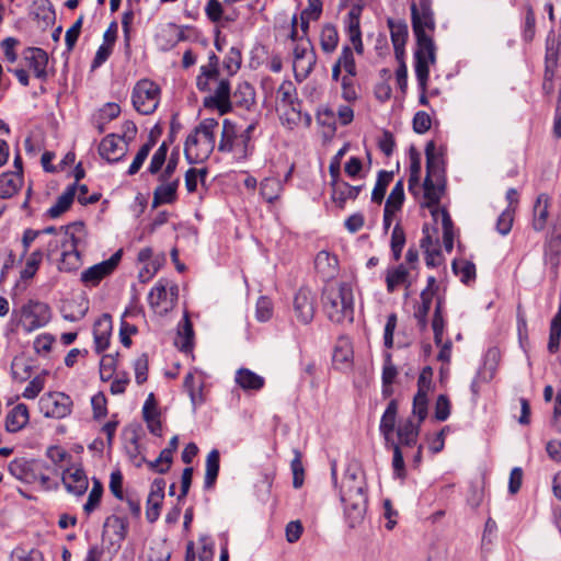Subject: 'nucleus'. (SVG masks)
I'll use <instances>...</instances> for the list:
<instances>
[{
    "instance_id": "f257e3e1",
    "label": "nucleus",
    "mask_w": 561,
    "mask_h": 561,
    "mask_svg": "<svg viewBox=\"0 0 561 561\" xmlns=\"http://www.w3.org/2000/svg\"><path fill=\"white\" fill-rule=\"evenodd\" d=\"M340 500L350 527L362 524L367 512L368 496L364 473L358 468H347L340 485Z\"/></svg>"
},
{
    "instance_id": "f03ea898",
    "label": "nucleus",
    "mask_w": 561,
    "mask_h": 561,
    "mask_svg": "<svg viewBox=\"0 0 561 561\" xmlns=\"http://www.w3.org/2000/svg\"><path fill=\"white\" fill-rule=\"evenodd\" d=\"M322 304L324 312L332 322H353L354 295L348 283L340 282L325 285Z\"/></svg>"
},
{
    "instance_id": "7ed1b4c3",
    "label": "nucleus",
    "mask_w": 561,
    "mask_h": 561,
    "mask_svg": "<svg viewBox=\"0 0 561 561\" xmlns=\"http://www.w3.org/2000/svg\"><path fill=\"white\" fill-rule=\"evenodd\" d=\"M218 127L217 119L204 118L188 134L184 144V154L190 164L202 163L209 158L215 149Z\"/></svg>"
},
{
    "instance_id": "20e7f679",
    "label": "nucleus",
    "mask_w": 561,
    "mask_h": 561,
    "mask_svg": "<svg viewBox=\"0 0 561 561\" xmlns=\"http://www.w3.org/2000/svg\"><path fill=\"white\" fill-rule=\"evenodd\" d=\"M255 129L256 123H251L242 129L238 128L230 119H224L218 150L232 153L237 161H245L254 151L253 135Z\"/></svg>"
},
{
    "instance_id": "39448f33",
    "label": "nucleus",
    "mask_w": 561,
    "mask_h": 561,
    "mask_svg": "<svg viewBox=\"0 0 561 561\" xmlns=\"http://www.w3.org/2000/svg\"><path fill=\"white\" fill-rule=\"evenodd\" d=\"M411 20L413 33L416 38L414 60L425 59L436 61V45L432 35L426 33V31L434 32L435 30L433 12L416 13V10L414 9Z\"/></svg>"
},
{
    "instance_id": "423d86ee",
    "label": "nucleus",
    "mask_w": 561,
    "mask_h": 561,
    "mask_svg": "<svg viewBox=\"0 0 561 561\" xmlns=\"http://www.w3.org/2000/svg\"><path fill=\"white\" fill-rule=\"evenodd\" d=\"M397 414H398V403L396 400H391L382 416L379 424V432L382 435L385 439V446L388 449H391L393 453L392 458V468L394 476L398 478L403 479L405 477V465L403 459L402 450L399 449L398 444H396V439L393 436L397 422Z\"/></svg>"
},
{
    "instance_id": "0eeeda50",
    "label": "nucleus",
    "mask_w": 561,
    "mask_h": 561,
    "mask_svg": "<svg viewBox=\"0 0 561 561\" xmlns=\"http://www.w3.org/2000/svg\"><path fill=\"white\" fill-rule=\"evenodd\" d=\"M12 316L25 332L31 333L50 322L51 309L44 301L28 299L19 309H14Z\"/></svg>"
},
{
    "instance_id": "6e6552de",
    "label": "nucleus",
    "mask_w": 561,
    "mask_h": 561,
    "mask_svg": "<svg viewBox=\"0 0 561 561\" xmlns=\"http://www.w3.org/2000/svg\"><path fill=\"white\" fill-rule=\"evenodd\" d=\"M161 96L160 87L149 79H141L133 88L131 103L139 114L150 115L159 106Z\"/></svg>"
},
{
    "instance_id": "1a4fd4ad",
    "label": "nucleus",
    "mask_w": 561,
    "mask_h": 561,
    "mask_svg": "<svg viewBox=\"0 0 561 561\" xmlns=\"http://www.w3.org/2000/svg\"><path fill=\"white\" fill-rule=\"evenodd\" d=\"M179 298V287L168 279H159L148 295V302L158 314H167L174 309Z\"/></svg>"
},
{
    "instance_id": "9d476101",
    "label": "nucleus",
    "mask_w": 561,
    "mask_h": 561,
    "mask_svg": "<svg viewBox=\"0 0 561 561\" xmlns=\"http://www.w3.org/2000/svg\"><path fill=\"white\" fill-rule=\"evenodd\" d=\"M83 234L84 225L81 221L59 227L58 232L46 242V255L53 257L54 255L61 254L66 250V244H71Z\"/></svg>"
},
{
    "instance_id": "9b49d317",
    "label": "nucleus",
    "mask_w": 561,
    "mask_h": 561,
    "mask_svg": "<svg viewBox=\"0 0 561 561\" xmlns=\"http://www.w3.org/2000/svg\"><path fill=\"white\" fill-rule=\"evenodd\" d=\"M39 405L46 417L64 419L71 413L72 400L64 392H51L41 398Z\"/></svg>"
},
{
    "instance_id": "f8f14e48",
    "label": "nucleus",
    "mask_w": 561,
    "mask_h": 561,
    "mask_svg": "<svg viewBox=\"0 0 561 561\" xmlns=\"http://www.w3.org/2000/svg\"><path fill=\"white\" fill-rule=\"evenodd\" d=\"M122 259V250L115 252L110 259L88 267L81 273L80 280L85 287L98 286L102 279L111 275Z\"/></svg>"
},
{
    "instance_id": "ddd939ff",
    "label": "nucleus",
    "mask_w": 561,
    "mask_h": 561,
    "mask_svg": "<svg viewBox=\"0 0 561 561\" xmlns=\"http://www.w3.org/2000/svg\"><path fill=\"white\" fill-rule=\"evenodd\" d=\"M416 279L414 272L410 271L407 265H396L388 267L385 274L386 288L389 294L397 291L399 288L405 289V296L410 295V288Z\"/></svg>"
},
{
    "instance_id": "4468645a",
    "label": "nucleus",
    "mask_w": 561,
    "mask_h": 561,
    "mask_svg": "<svg viewBox=\"0 0 561 561\" xmlns=\"http://www.w3.org/2000/svg\"><path fill=\"white\" fill-rule=\"evenodd\" d=\"M293 309L295 317L302 324H308L312 321L316 312V296L307 287H301L295 294Z\"/></svg>"
},
{
    "instance_id": "2eb2a0df",
    "label": "nucleus",
    "mask_w": 561,
    "mask_h": 561,
    "mask_svg": "<svg viewBox=\"0 0 561 561\" xmlns=\"http://www.w3.org/2000/svg\"><path fill=\"white\" fill-rule=\"evenodd\" d=\"M183 387L187 394L190 396L194 411L205 403V377L202 371L197 369L188 371L184 377Z\"/></svg>"
},
{
    "instance_id": "dca6fc26",
    "label": "nucleus",
    "mask_w": 561,
    "mask_h": 561,
    "mask_svg": "<svg viewBox=\"0 0 561 561\" xmlns=\"http://www.w3.org/2000/svg\"><path fill=\"white\" fill-rule=\"evenodd\" d=\"M231 90L230 81L228 79H220L214 93L204 100L205 107L215 108L221 115L231 111L230 101Z\"/></svg>"
},
{
    "instance_id": "f3484780",
    "label": "nucleus",
    "mask_w": 561,
    "mask_h": 561,
    "mask_svg": "<svg viewBox=\"0 0 561 561\" xmlns=\"http://www.w3.org/2000/svg\"><path fill=\"white\" fill-rule=\"evenodd\" d=\"M23 59L37 79L41 81L47 80L48 55L44 49L28 47L23 53Z\"/></svg>"
},
{
    "instance_id": "a211bd4d",
    "label": "nucleus",
    "mask_w": 561,
    "mask_h": 561,
    "mask_svg": "<svg viewBox=\"0 0 561 561\" xmlns=\"http://www.w3.org/2000/svg\"><path fill=\"white\" fill-rule=\"evenodd\" d=\"M126 152L127 145L115 134L105 136L99 145L100 156L111 163L122 160Z\"/></svg>"
},
{
    "instance_id": "6ab92c4d",
    "label": "nucleus",
    "mask_w": 561,
    "mask_h": 561,
    "mask_svg": "<svg viewBox=\"0 0 561 561\" xmlns=\"http://www.w3.org/2000/svg\"><path fill=\"white\" fill-rule=\"evenodd\" d=\"M421 425L413 417H408L398 424L396 444H398L400 450L401 447H415L417 445Z\"/></svg>"
},
{
    "instance_id": "aec40b11",
    "label": "nucleus",
    "mask_w": 561,
    "mask_h": 561,
    "mask_svg": "<svg viewBox=\"0 0 561 561\" xmlns=\"http://www.w3.org/2000/svg\"><path fill=\"white\" fill-rule=\"evenodd\" d=\"M165 481L154 479L147 499L146 518L149 523H154L160 516V510L164 497Z\"/></svg>"
},
{
    "instance_id": "412c9836",
    "label": "nucleus",
    "mask_w": 561,
    "mask_h": 561,
    "mask_svg": "<svg viewBox=\"0 0 561 561\" xmlns=\"http://www.w3.org/2000/svg\"><path fill=\"white\" fill-rule=\"evenodd\" d=\"M62 483L68 492L82 495L88 489V478L82 468L71 466L62 472Z\"/></svg>"
},
{
    "instance_id": "4be33fe9",
    "label": "nucleus",
    "mask_w": 561,
    "mask_h": 561,
    "mask_svg": "<svg viewBox=\"0 0 561 561\" xmlns=\"http://www.w3.org/2000/svg\"><path fill=\"white\" fill-rule=\"evenodd\" d=\"M331 199L340 209H343L347 201H354L357 198L364 186L350 185L347 182L341 180L339 182H331Z\"/></svg>"
},
{
    "instance_id": "5701e85b",
    "label": "nucleus",
    "mask_w": 561,
    "mask_h": 561,
    "mask_svg": "<svg viewBox=\"0 0 561 561\" xmlns=\"http://www.w3.org/2000/svg\"><path fill=\"white\" fill-rule=\"evenodd\" d=\"M445 191V180L436 182L435 179L425 178L423 183V201L421 207L432 209L439 208L438 204Z\"/></svg>"
},
{
    "instance_id": "b1692460",
    "label": "nucleus",
    "mask_w": 561,
    "mask_h": 561,
    "mask_svg": "<svg viewBox=\"0 0 561 561\" xmlns=\"http://www.w3.org/2000/svg\"><path fill=\"white\" fill-rule=\"evenodd\" d=\"M37 468L38 460H27L25 458H16L9 463L10 473L26 483H35Z\"/></svg>"
},
{
    "instance_id": "393cba45",
    "label": "nucleus",
    "mask_w": 561,
    "mask_h": 561,
    "mask_svg": "<svg viewBox=\"0 0 561 561\" xmlns=\"http://www.w3.org/2000/svg\"><path fill=\"white\" fill-rule=\"evenodd\" d=\"M426 156V176L428 179H435L436 182H443L445 180V169L443 157L435 152L434 141L427 142L425 147Z\"/></svg>"
},
{
    "instance_id": "a878e982",
    "label": "nucleus",
    "mask_w": 561,
    "mask_h": 561,
    "mask_svg": "<svg viewBox=\"0 0 561 561\" xmlns=\"http://www.w3.org/2000/svg\"><path fill=\"white\" fill-rule=\"evenodd\" d=\"M111 331L112 319L108 314H103L94 322L93 336L96 353H102L110 345Z\"/></svg>"
},
{
    "instance_id": "bb28decb",
    "label": "nucleus",
    "mask_w": 561,
    "mask_h": 561,
    "mask_svg": "<svg viewBox=\"0 0 561 561\" xmlns=\"http://www.w3.org/2000/svg\"><path fill=\"white\" fill-rule=\"evenodd\" d=\"M388 26L396 58L400 60L404 56V46L408 38V25L404 21L388 19Z\"/></svg>"
},
{
    "instance_id": "cd10ccee",
    "label": "nucleus",
    "mask_w": 561,
    "mask_h": 561,
    "mask_svg": "<svg viewBox=\"0 0 561 561\" xmlns=\"http://www.w3.org/2000/svg\"><path fill=\"white\" fill-rule=\"evenodd\" d=\"M436 61H430L425 59H419L414 60V71L415 77L420 90V99L419 102L423 106L428 105V99H427V82L430 78V67L435 65Z\"/></svg>"
},
{
    "instance_id": "c85d7f7f",
    "label": "nucleus",
    "mask_w": 561,
    "mask_h": 561,
    "mask_svg": "<svg viewBox=\"0 0 561 561\" xmlns=\"http://www.w3.org/2000/svg\"><path fill=\"white\" fill-rule=\"evenodd\" d=\"M550 197L546 193L537 196L533 208V222L531 226L536 231H542L549 218Z\"/></svg>"
},
{
    "instance_id": "c756f323",
    "label": "nucleus",
    "mask_w": 561,
    "mask_h": 561,
    "mask_svg": "<svg viewBox=\"0 0 561 561\" xmlns=\"http://www.w3.org/2000/svg\"><path fill=\"white\" fill-rule=\"evenodd\" d=\"M218 57L215 54H211L208 58V64L203 65L201 67V73L196 78L197 89L202 92L209 91V81L218 80L219 70H218Z\"/></svg>"
},
{
    "instance_id": "7c9ffc66",
    "label": "nucleus",
    "mask_w": 561,
    "mask_h": 561,
    "mask_svg": "<svg viewBox=\"0 0 561 561\" xmlns=\"http://www.w3.org/2000/svg\"><path fill=\"white\" fill-rule=\"evenodd\" d=\"M179 184V178H175L172 183L159 184L153 191L152 206L173 204L178 199Z\"/></svg>"
},
{
    "instance_id": "2f4dec72",
    "label": "nucleus",
    "mask_w": 561,
    "mask_h": 561,
    "mask_svg": "<svg viewBox=\"0 0 561 561\" xmlns=\"http://www.w3.org/2000/svg\"><path fill=\"white\" fill-rule=\"evenodd\" d=\"M234 381L244 391H259L265 385V379L249 368L238 369Z\"/></svg>"
},
{
    "instance_id": "473e14b6",
    "label": "nucleus",
    "mask_w": 561,
    "mask_h": 561,
    "mask_svg": "<svg viewBox=\"0 0 561 561\" xmlns=\"http://www.w3.org/2000/svg\"><path fill=\"white\" fill-rule=\"evenodd\" d=\"M142 416L147 423L148 430L156 436L162 435V425L159 419L153 394L150 393L142 407Z\"/></svg>"
},
{
    "instance_id": "72a5a7b5",
    "label": "nucleus",
    "mask_w": 561,
    "mask_h": 561,
    "mask_svg": "<svg viewBox=\"0 0 561 561\" xmlns=\"http://www.w3.org/2000/svg\"><path fill=\"white\" fill-rule=\"evenodd\" d=\"M28 420L27 407L19 403L5 415V430L10 433L19 432L28 423Z\"/></svg>"
},
{
    "instance_id": "f704fd0d",
    "label": "nucleus",
    "mask_w": 561,
    "mask_h": 561,
    "mask_svg": "<svg viewBox=\"0 0 561 561\" xmlns=\"http://www.w3.org/2000/svg\"><path fill=\"white\" fill-rule=\"evenodd\" d=\"M432 216L435 220L442 219L443 243L445 250L450 253L454 249V225L446 208L432 209Z\"/></svg>"
},
{
    "instance_id": "c9c22d12",
    "label": "nucleus",
    "mask_w": 561,
    "mask_h": 561,
    "mask_svg": "<svg viewBox=\"0 0 561 561\" xmlns=\"http://www.w3.org/2000/svg\"><path fill=\"white\" fill-rule=\"evenodd\" d=\"M79 237L71 244H66V250L60 254L59 270L62 272H72L80 267L81 265V254L78 251V243L80 242Z\"/></svg>"
},
{
    "instance_id": "e433bc0d",
    "label": "nucleus",
    "mask_w": 561,
    "mask_h": 561,
    "mask_svg": "<svg viewBox=\"0 0 561 561\" xmlns=\"http://www.w3.org/2000/svg\"><path fill=\"white\" fill-rule=\"evenodd\" d=\"M23 184V174L8 171L0 175V197L10 198L19 192Z\"/></svg>"
},
{
    "instance_id": "4c0bfd02",
    "label": "nucleus",
    "mask_w": 561,
    "mask_h": 561,
    "mask_svg": "<svg viewBox=\"0 0 561 561\" xmlns=\"http://www.w3.org/2000/svg\"><path fill=\"white\" fill-rule=\"evenodd\" d=\"M77 193V184L69 185L65 192L57 198L56 203L47 210V215L50 218H58L65 211H67Z\"/></svg>"
},
{
    "instance_id": "58836bf2",
    "label": "nucleus",
    "mask_w": 561,
    "mask_h": 561,
    "mask_svg": "<svg viewBox=\"0 0 561 561\" xmlns=\"http://www.w3.org/2000/svg\"><path fill=\"white\" fill-rule=\"evenodd\" d=\"M346 32L355 51L359 55L363 54L364 46L362 42L359 15L354 11H351L347 15Z\"/></svg>"
},
{
    "instance_id": "ea45409f",
    "label": "nucleus",
    "mask_w": 561,
    "mask_h": 561,
    "mask_svg": "<svg viewBox=\"0 0 561 561\" xmlns=\"http://www.w3.org/2000/svg\"><path fill=\"white\" fill-rule=\"evenodd\" d=\"M420 175H421V158L420 154L412 149L410 154V174L408 181V190L413 196L420 194Z\"/></svg>"
},
{
    "instance_id": "a19ab883",
    "label": "nucleus",
    "mask_w": 561,
    "mask_h": 561,
    "mask_svg": "<svg viewBox=\"0 0 561 561\" xmlns=\"http://www.w3.org/2000/svg\"><path fill=\"white\" fill-rule=\"evenodd\" d=\"M219 451L217 449L210 450L206 458V470L204 481L205 489H211L215 485L219 473Z\"/></svg>"
},
{
    "instance_id": "79ce46f5",
    "label": "nucleus",
    "mask_w": 561,
    "mask_h": 561,
    "mask_svg": "<svg viewBox=\"0 0 561 561\" xmlns=\"http://www.w3.org/2000/svg\"><path fill=\"white\" fill-rule=\"evenodd\" d=\"M561 55V42L551 33L547 38L545 69L557 70Z\"/></svg>"
},
{
    "instance_id": "37998d69",
    "label": "nucleus",
    "mask_w": 561,
    "mask_h": 561,
    "mask_svg": "<svg viewBox=\"0 0 561 561\" xmlns=\"http://www.w3.org/2000/svg\"><path fill=\"white\" fill-rule=\"evenodd\" d=\"M314 265L323 277H332L337 266V259L327 251H320L314 259Z\"/></svg>"
},
{
    "instance_id": "c03bdc74",
    "label": "nucleus",
    "mask_w": 561,
    "mask_h": 561,
    "mask_svg": "<svg viewBox=\"0 0 561 561\" xmlns=\"http://www.w3.org/2000/svg\"><path fill=\"white\" fill-rule=\"evenodd\" d=\"M316 62H317L316 54H307V57H305V58L294 59L293 68H294V73H295L296 80L301 82L305 79H307L308 76L313 70Z\"/></svg>"
},
{
    "instance_id": "a18cd8bd",
    "label": "nucleus",
    "mask_w": 561,
    "mask_h": 561,
    "mask_svg": "<svg viewBox=\"0 0 561 561\" xmlns=\"http://www.w3.org/2000/svg\"><path fill=\"white\" fill-rule=\"evenodd\" d=\"M392 179H393V172H391V171L380 170L378 172L377 181H376L375 187L371 192V202L373 203H376V204L382 203L385 195H386L387 187L391 183Z\"/></svg>"
},
{
    "instance_id": "49530a36",
    "label": "nucleus",
    "mask_w": 561,
    "mask_h": 561,
    "mask_svg": "<svg viewBox=\"0 0 561 561\" xmlns=\"http://www.w3.org/2000/svg\"><path fill=\"white\" fill-rule=\"evenodd\" d=\"M283 192V184L276 178H266L260 184V193L267 203H274Z\"/></svg>"
},
{
    "instance_id": "de8ad7c7",
    "label": "nucleus",
    "mask_w": 561,
    "mask_h": 561,
    "mask_svg": "<svg viewBox=\"0 0 561 561\" xmlns=\"http://www.w3.org/2000/svg\"><path fill=\"white\" fill-rule=\"evenodd\" d=\"M193 325L187 317L184 316L182 324L179 329L178 339L175 340V345L183 352H188L193 345Z\"/></svg>"
},
{
    "instance_id": "09e8293b",
    "label": "nucleus",
    "mask_w": 561,
    "mask_h": 561,
    "mask_svg": "<svg viewBox=\"0 0 561 561\" xmlns=\"http://www.w3.org/2000/svg\"><path fill=\"white\" fill-rule=\"evenodd\" d=\"M433 297L434 295L430 294L428 290L421 291V302L415 308L414 317L422 330L427 327V316L432 307Z\"/></svg>"
},
{
    "instance_id": "8fccbe9b",
    "label": "nucleus",
    "mask_w": 561,
    "mask_h": 561,
    "mask_svg": "<svg viewBox=\"0 0 561 561\" xmlns=\"http://www.w3.org/2000/svg\"><path fill=\"white\" fill-rule=\"evenodd\" d=\"M405 242L407 238L404 229L400 224H397L392 229L390 238V249L394 262L400 261Z\"/></svg>"
},
{
    "instance_id": "3c124183",
    "label": "nucleus",
    "mask_w": 561,
    "mask_h": 561,
    "mask_svg": "<svg viewBox=\"0 0 561 561\" xmlns=\"http://www.w3.org/2000/svg\"><path fill=\"white\" fill-rule=\"evenodd\" d=\"M339 43V34L335 26L327 24L322 27L320 35V45L323 51L332 53Z\"/></svg>"
},
{
    "instance_id": "603ef678",
    "label": "nucleus",
    "mask_w": 561,
    "mask_h": 561,
    "mask_svg": "<svg viewBox=\"0 0 561 561\" xmlns=\"http://www.w3.org/2000/svg\"><path fill=\"white\" fill-rule=\"evenodd\" d=\"M104 527L111 529L118 541H123L127 536L129 524L125 517L112 515L106 518Z\"/></svg>"
},
{
    "instance_id": "864d4df0",
    "label": "nucleus",
    "mask_w": 561,
    "mask_h": 561,
    "mask_svg": "<svg viewBox=\"0 0 561 561\" xmlns=\"http://www.w3.org/2000/svg\"><path fill=\"white\" fill-rule=\"evenodd\" d=\"M43 255H44V252L43 250L41 249H37L35 251H33L26 259V262H25V266L23 267V270L21 271V278L22 279H30L32 278L41 263H42V260H43Z\"/></svg>"
},
{
    "instance_id": "5fc2aeb1",
    "label": "nucleus",
    "mask_w": 561,
    "mask_h": 561,
    "mask_svg": "<svg viewBox=\"0 0 561 561\" xmlns=\"http://www.w3.org/2000/svg\"><path fill=\"white\" fill-rule=\"evenodd\" d=\"M137 310H126L123 314V319L121 321V328H119V337L121 342L124 346L129 347L131 345L130 336L137 333V327L135 324H131L125 320L126 317H130L134 314H137Z\"/></svg>"
},
{
    "instance_id": "6e6d98bb",
    "label": "nucleus",
    "mask_w": 561,
    "mask_h": 561,
    "mask_svg": "<svg viewBox=\"0 0 561 561\" xmlns=\"http://www.w3.org/2000/svg\"><path fill=\"white\" fill-rule=\"evenodd\" d=\"M154 146V140L153 139H149L146 144H144L138 152L136 153L131 164L129 165L128 170H127V174L128 175H135L142 167L144 162L146 161V159L148 158L151 149L153 148Z\"/></svg>"
},
{
    "instance_id": "4d7b16f0",
    "label": "nucleus",
    "mask_w": 561,
    "mask_h": 561,
    "mask_svg": "<svg viewBox=\"0 0 561 561\" xmlns=\"http://www.w3.org/2000/svg\"><path fill=\"white\" fill-rule=\"evenodd\" d=\"M169 145L163 141L151 157L147 172L154 175L158 174L167 161Z\"/></svg>"
},
{
    "instance_id": "13d9d810",
    "label": "nucleus",
    "mask_w": 561,
    "mask_h": 561,
    "mask_svg": "<svg viewBox=\"0 0 561 561\" xmlns=\"http://www.w3.org/2000/svg\"><path fill=\"white\" fill-rule=\"evenodd\" d=\"M353 359V350L347 341H341L334 348L333 363L341 366H350Z\"/></svg>"
},
{
    "instance_id": "bf43d9fd",
    "label": "nucleus",
    "mask_w": 561,
    "mask_h": 561,
    "mask_svg": "<svg viewBox=\"0 0 561 561\" xmlns=\"http://www.w3.org/2000/svg\"><path fill=\"white\" fill-rule=\"evenodd\" d=\"M403 202H404V184H403V180H399L392 187V190L386 201L385 207L399 211L402 208Z\"/></svg>"
},
{
    "instance_id": "052dcab7",
    "label": "nucleus",
    "mask_w": 561,
    "mask_h": 561,
    "mask_svg": "<svg viewBox=\"0 0 561 561\" xmlns=\"http://www.w3.org/2000/svg\"><path fill=\"white\" fill-rule=\"evenodd\" d=\"M535 33H536L535 12H534L531 5L527 4L525 7V19H524V24L522 27L523 39L527 43H530L535 37Z\"/></svg>"
},
{
    "instance_id": "680f3d73",
    "label": "nucleus",
    "mask_w": 561,
    "mask_h": 561,
    "mask_svg": "<svg viewBox=\"0 0 561 561\" xmlns=\"http://www.w3.org/2000/svg\"><path fill=\"white\" fill-rule=\"evenodd\" d=\"M427 394L415 393L412 405V416L415 422L422 424L427 416Z\"/></svg>"
},
{
    "instance_id": "e2e57ef3",
    "label": "nucleus",
    "mask_w": 561,
    "mask_h": 561,
    "mask_svg": "<svg viewBox=\"0 0 561 561\" xmlns=\"http://www.w3.org/2000/svg\"><path fill=\"white\" fill-rule=\"evenodd\" d=\"M453 271L460 277L462 283H468L476 277L474 264L466 260H455L453 262Z\"/></svg>"
},
{
    "instance_id": "0e129e2a",
    "label": "nucleus",
    "mask_w": 561,
    "mask_h": 561,
    "mask_svg": "<svg viewBox=\"0 0 561 561\" xmlns=\"http://www.w3.org/2000/svg\"><path fill=\"white\" fill-rule=\"evenodd\" d=\"M207 176V169L190 168L185 173V187L188 193H194L197 190V183L201 181L204 184Z\"/></svg>"
},
{
    "instance_id": "69168bd1",
    "label": "nucleus",
    "mask_w": 561,
    "mask_h": 561,
    "mask_svg": "<svg viewBox=\"0 0 561 561\" xmlns=\"http://www.w3.org/2000/svg\"><path fill=\"white\" fill-rule=\"evenodd\" d=\"M103 494V485L99 480L93 481L92 489L89 493L87 503L83 505L85 514H91L99 505Z\"/></svg>"
},
{
    "instance_id": "338daca9",
    "label": "nucleus",
    "mask_w": 561,
    "mask_h": 561,
    "mask_svg": "<svg viewBox=\"0 0 561 561\" xmlns=\"http://www.w3.org/2000/svg\"><path fill=\"white\" fill-rule=\"evenodd\" d=\"M355 77L356 75H343L340 80L342 98L347 102H354L358 98Z\"/></svg>"
},
{
    "instance_id": "774afa93",
    "label": "nucleus",
    "mask_w": 561,
    "mask_h": 561,
    "mask_svg": "<svg viewBox=\"0 0 561 561\" xmlns=\"http://www.w3.org/2000/svg\"><path fill=\"white\" fill-rule=\"evenodd\" d=\"M11 561H44V558L37 549L24 550L18 548L13 550Z\"/></svg>"
}]
</instances>
